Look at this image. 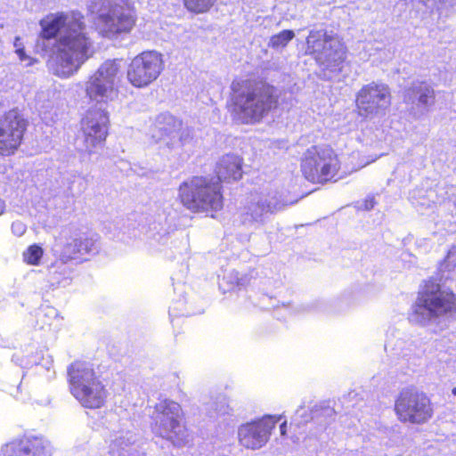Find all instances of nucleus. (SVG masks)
Returning a JSON list of instances; mask_svg holds the SVG:
<instances>
[{"label": "nucleus", "instance_id": "obj_1", "mask_svg": "<svg viewBox=\"0 0 456 456\" xmlns=\"http://www.w3.org/2000/svg\"><path fill=\"white\" fill-rule=\"evenodd\" d=\"M82 19L79 12H70L49 14L40 20L37 48L47 52L49 41L60 34L59 39L55 40V49L51 50L53 55L49 60L51 69L58 77L73 75L90 56L92 42L86 37Z\"/></svg>", "mask_w": 456, "mask_h": 456}, {"label": "nucleus", "instance_id": "obj_2", "mask_svg": "<svg viewBox=\"0 0 456 456\" xmlns=\"http://www.w3.org/2000/svg\"><path fill=\"white\" fill-rule=\"evenodd\" d=\"M121 77L122 60H107L86 82V95L99 104L88 110L81 121L85 150L89 154L101 147L106 139L109 116L103 106L117 96Z\"/></svg>", "mask_w": 456, "mask_h": 456}, {"label": "nucleus", "instance_id": "obj_3", "mask_svg": "<svg viewBox=\"0 0 456 456\" xmlns=\"http://www.w3.org/2000/svg\"><path fill=\"white\" fill-rule=\"evenodd\" d=\"M242 159L234 154L224 156L217 163L218 181L194 176L183 182L179 188L182 203L192 211H217L223 208L221 182L237 181L242 176Z\"/></svg>", "mask_w": 456, "mask_h": 456}, {"label": "nucleus", "instance_id": "obj_4", "mask_svg": "<svg viewBox=\"0 0 456 456\" xmlns=\"http://www.w3.org/2000/svg\"><path fill=\"white\" fill-rule=\"evenodd\" d=\"M232 113L243 124L259 122L277 106L273 86L262 81L241 80L232 84Z\"/></svg>", "mask_w": 456, "mask_h": 456}, {"label": "nucleus", "instance_id": "obj_5", "mask_svg": "<svg viewBox=\"0 0 456 456\" xmlns=\"http://www.w3.org/2000/svg\"><path fill=\"white\" fill-rule=\"evenodd\" d=\"M456 316V296L441 289L438 283L428 281L419 291L412 305L410 320L421 326L439 323Z\"/></svg>", "mask_w": 456, "mask_h": 456}, {"label": "nucleus", "instance_id": "obj_6", "mask_svg": "<svg viewBox=\"0 0 456 456\" xmlns=\"http://www.w3.org/2000/svg\"><path fill=\"white\" fill-rule=\"evenodd\" d=\"M88 11L105 37L129 32L135 23L130 0H90Z\"/></svg>", "mask_w": 456, "mask_h": 456}, {"label": "nucleus", "instance_id": "obj_7", "mask_svg": "<svg viewBox=\"0 0 456 456\" xmlns=\"http://www.w3.org/2000/svg\"><path fill=\"white\" fill-rule=\"evenodd\" d=\"M150 416L151 430L156 436L178 447L190 442V434L183 424V412L176 402L168 399L160 401L155 404Z\"/></svg>", "mask_w": 456, "mask_h": 456}, {"label": "nucleus", "instance_id": "obj_8", "mask_svg": "<svg viewBox=\"0 0 456 456\" xmlns=\"http://www.w3.org/2000/svg\"><path fill=\"white\" fill-rule=\"evenodd\" d=\"M68 377L71 394L84 407L96 409L103 404L106 390L92 364L75 362L68 369Z\"/></svg>", "mask_w": 456, "mask_h": 456}, {"label": "nucleus", "instance_id": "obj_9", "mask_svg": "<svg viewBox=\"0 0 456 456\" xmlns=\"http://www.w3.org/2000/svg\"><path fill=\"white\" fill-rule=\"evenodd\" d=\"M305 53L313 56L323 70L330 73V79L341 71L346 60L344 45L325 29L310 30L306 37Z\"/></svg>", "mask_w": 456, "mask_h": 456}, {"label": "nucleus", "instance_id": "obj_10", "mask_svg": "<svg viewBox=\"0 0 456 456\" xmlns=\"http://www.w3.org/2000/svg\"><path fill=\"white\" fill-rule=\"evenodd\" d=\"M337 154L330 147L313 146L306 150L301 160L304 176L313 183L332 180L339 169Z\"/></svg>", "mask_w": 456, "mask_h": 456}, {"label": "nucleus", "instance_id": "obj_11", "mask_svg": "<svg viewBox=\"0 0 456 456\" xmlns=\"http://www.w3.org/2000/svg\"><path fill=\"white\" fill-rule=\"evenodd\" d=\"M398 419L403 422L422 424L433 415L429 398L416 388L403 389L395 404Z\"/></svg>", "mask_w": 456, "mask_h": 456}, {"label": "nucleus", "instance_id": "obj_12", "mask_svg": "<svg viewBox=\"0 0 456 456\" xmlns=\"http://www.w3.org/2000/svg\"><path fill=\"white\" fill-rule=\"evenodd\" d=\"M296 201L288 202L278 191L253 195L244 207L242 222L245 224L263 225L266 223L268 215L283 210L287 206Z\"/></svg>", "mask_w": 456, "mask_h": 456}, {"label": "nucleus", "instance_id": "obj_13", "mask_svg": "<svg viewBox=\"0 0 456 456\" xmlns=\"http://www.w3.org/2000/svg\"><path fill=\"white\" fill-rule=\"evenodd\" d=\"M164 69L162 54L146 51L135 56L127 67V79L135 87H144L155 81Z\"/></svg>", "mask_w": 456, "mask_h": 456}, {"label": "nucleus", "instance_id": "obj_14", "mask_svg": "<svg viewBox=\"0 0 456 456\" xmlns=\"http://www.w3.org/2000/svg\"><path fill=\"white\" fill-rule=\"evenodd\" d=\"M391 104V93L387 85L371 82L356 94V106L364 118L385 114Z\"/></svg>", "mask_w": 456, "mask_h": 456}, {"label": "nucleus", "instance_id": "obj_15", "mask_svg": "<svg viewBox=\"0 0 456 456\" xmlns=\"http://www.w3.org/2000/svg\"><path fill=\"white\" fill-rule=\"evenodd\" d=\"M155 129L157 134L154 133L152 137L170 150H180L192 139L191 128L184 126L180 119L169 113L158 116Z\"/></svg>", "mask_w": 456, "mask_h": 456}, {"label": "nucleus", "instance_id": "obj_16", "mask_svg": "<svg viewBox=\"0 0 456 456\" xmlns=\"http://www.w3.org/2000/svg\"><path fill=\"white\" fill-rule=\"evenodd\" d=\"M403 98L410 113L419 118L435 106L436 92L431 83L417 79L404 88Z\"/></svg>", "mask_w": 456, "mask_h": 456}, {"label": "nucleus", "instance_id": "obj_17", "mask_svg": "<svg viewBox=\"0 0 456 456\" xmlns=\"http://www.w3.org/2000/svg\"><path fill=\"white\" fill-rule=\"evenodd\" d=\"M27 128V121L16 110L0 118V153L10 155L20 146Z\"/></svg>", "mask_w": 456, "mask_h": 456}, {"label": "nucleus", "instance_id": "obj_18", "mask_svg": "<svg viewBox=\"0 0 456 456\" xmlns=\"http://www.w3.org/2000/svg\"><path fill=\"white\" fill-rule=\"evenodd\" d=\"M276 419L273 416H265L257 421L241 425L238 429L240 444L247 448L256 450L263 447L268 441Z\"/></svg>", "mask_w": 456, "mask_h": 456}, {"label": "nucleus", "instance_id": "obj_19", "mask_svg": "<svg viewBox=\"0 0 456 456\" xmlns=\"http://www.w3.org/2000/svg\"><path fill=\"white\" fill-rule=\"evenodd\" d=\"M98 239L94 236L79 235L68 239L56 249L61 261L86 260V256H93L99 251Z\"/></svg>", "mask_w": 456, "mask_h": 456}, {"label": "nucleus", "instance_id": "obj_20", "mask_svg": "<svg viewBox=\"0 0 456 456\" xmlns=\"http://www.w3.org/2000/svg\"><path fill=\"white\" fill-rule=\"evenodd\" d=\"M3 452L4 456H52L53 448L42 436H25L7 444Z\"/></svg>", "mask_w": 456, "mask_h": 456}, {"label": "nucleus", "instance_id": "obj_21", "mask_svg": "<svg viewBox=\"0 0 456 456\" xmlns=\"http://www.w3.org/2000/svg\"><path fill=\"white\" fill-rule=\"evenodd\" d=\"M334 413V410L330 406H315L310 413L304 406H300L293 416L290 426L301 428L311 419L320 425V430L322 431L330 423Z\"/></svg>", "mask_w": 456, "mask_h": 456}, {"label": "nucleus", "instance_id": "obj_22", "mask_svg": "<svg viewBox=\"0 0 456 456\" xmlns=\"http://www.w3.org/2000/svg\"><path fill=\"white\" fill-rule=\"evenodd\" d=\"M137 439L138 436L133 430L121 428L113 436L110 445V452L118 456H125V453L130 454Z\"/></svg>", "mask_w": 456, "mask_h": 456}, {"label": "nucleus", "instance_id": "obj_23", "mask_svg": "<svg viewBox=\"0 0 456 456\" xmlns=\"http://www.w3.org/2000/svg\"><path fill=\"white\" fill-rule=\"evenodd\" d=\"M67 263L59 259V261L48 266L46 281L49 284V288L53 289L59 287H66L70 283L71 271L66 266Z\"/></svg>", "mask_w": 456, "mask_h": 456}, {"label": "nucleus", "instance_id": "obj_24", "mask_svg": "<svg viewBox=\"0 0 456 456\" xmlns=\"http://www.w3.org/2000/svg\"><path fill=\"white\" fill-rule=\"evenodd\" d=\"M434 194L433 191H426L422 189L415 190L411 194V203L415 207L421 208H428L435 203V200L431 199Z\"/></svg>", "mask_w": 456, "mask_h": 456}, {"label": "nucleus", "instance_id": "obj_25", "mask_svg": "<svg viewBox=\"0 0 456 456\" xmlns=\"http://www.w3.org/2000/svg\"><path fill=\"white\" fill-rule=\"evenodd\" d=\"M456 267V248H452L448 251L445 259L439 265V272L441 273V279H452L450 274Z\"/></svg>", "mask_w": 456, "mask_h": 456}, {"label": "nucleus", "instance_id": "obj_26", "mask_svg": "<svg viewBox=\"0 0 456 456\" xmlns=\"http://www.w3.org/2000/svg\"><path fill=\"white\" fill-rule=\"evenodd\" d=\"M294 37L295 33L293 30H282L270 38L268 45L273 49H282L294 38Z\"/></svg>", "mask_w": 456, "mask_h": 456}, {"label": "nucleus", "instance_id": "obj_27", "mask_svg": "<svg viewBox=\"0 0 456 456\" xmlns=\"http://www.w3.org/2000/svg\"><path fill=\"white\" fill-rule=\"evenodd\" d=\"M43 255L44 249L42 247L37 244H33L23 252L22 256L24 262L28 265H38Z\"/></svg>", "mask_w": 456, "mask_h": 456}, {"label": "nucleus", "instance_id": "obj_28", "mask_svg": "<svg viewBox=\"0 0 456 456\" xmlns=\"http://www.w3.org/2000/svg\"><path fill=\"white\" fill-rule=\"evenodd\" d=\"M184 6L191 12L203 13L208 12L216 0H183Z\"/></svg>", "mask_w": 456, "mask_h": 456}, {"label": "nucleus", "instance_id": "obj_29", "mask_svg": "<svg viewBox=\"0 0 456 456\" xmlns=\"http://www.w3.org/2000/svg\"><path fill=\"white\" fill-rule=\"evenodd\" d=\"M247 282V277L240 276V273L237 271L232 270L223 276L220 287H223L224 283H227L231 285V289L235 287L240 288L246 286Z\"/></svg>", "mask_w": 456, "mask_h": 456}, {"label": "nucleus", "instance_id": "obj_30", "mask_svg": "<svg viewBox=\"0 0 456 456\" xmlns=\"http://www.w3.org/2000/svg\"><path fill=\"white\" fill-rule=\"evenodd\" d=\"M417 348V345L411 339L404 340L398 339L395 344V349L399 351V354L403 357L410 356L411 354L415 353Z\"/></svg>", "mask_w": 456, "mask_h": 456}, {"label": "nucleus", "instance_id": "obj_31", "mask_svg": "<svg viewBox=\"0 0 456 456\" xmlns=\"http://www.w3.org/2000/svg\"><path fill=\"white\" fill-rule=\"evenodd\" d=\"M209 410L213 411L216 415H225L230 411L227 399L224 396L217 397L214 402L210 403Z\"/></svg>", "mask_w": 456, "mask_h": 456}, {"label": "nucleus", "instance_id": "obj_32", "mask_svg": "<svg viewBox=\"0 0 456 456\" xmlns=\"http://www.w3.org/2000/svg\"><path fill=\"white\" fill-rule=\"evenodd\" d=\"M428 8L440 10L444 6L452 5L453 0H419Z\"/></svg>", "mask_w": 456, "mask_h": 456}, {"label": "nucleus", "instance_id": "obj_33", "mask_svg": "<svg viewBox=\"0 0 456 456\" xmlns=\"http://www.w3.org/2000/svg\"><path fill=\"white\" fill-rule=\"evenodd\" d=\"M26 230V225L20 221H15L12 224V232L16 236H22Z\"/></svg>", "mask_w": 456, "mask_h": 456}, {"label": "nucleus", "instance_id": "obj_34", "mask_svg": "<svg viewBox=\"0 0 456 456\" xmlns=\"http://www.w3.org/2000/svg\"><path fill=\"white\" fill-rule=\"evenodd\" d=\"M376 205V201H375V199L374 197H367L363 202L362 203V205L359 207L361 209H364V210H370L374 208V206Z\"/></svg>", "mask_w": 456, "mask_h": 456}, {"label": "nucleus", "instance_id": "obj_35", "mask_svg": "<svg viewBox=\"0 0 456 456\" xmlns=\"http://www.w3.org/2000/svg\"><path fill=\"white\" fill-rule=\"evenodd\" d=\"M16 53H17V54L19 55L20 59L21 61H24V60L27 59V55H26L25 51H24L23 48H17L16 49Z\"/></svg>", "mask_w": 456, "mask_h": 456}, {"label": "nucleus", "instance_id": "obj_36", "mask_svg": "<svg viewBox=\"0 0 456 456\" xmlns=\"http://www.w3.org/2000/svg\"><path fill=\"white\" fill-rule=\"evenodd\" d=\"M280 431H281V436H284L286 434V431H287V422L286 421H284L283 423L281 424Z\"/></svg>", "mask_w": 456, "mask_h": 456}, {"label": "nucleus", "instance_id": "obj_37", "mask_svg": "<svg viewBox=\"0 0 456 456\" xmlns=\"http://www.w3.org/2000/svg\"><path fill=\"white\" fill-rule=\"evenodd\" d=\"M319 309L323 312H330L329 305L325 303H321Z\"/></svg>", "mask_w": 456, "mask_h": 456}, {"label": "nucleus", "instance_id": "obj_38", "mask_svg": "<svg viewBox=\"0 0 456 456\" xmlns=\"http://www.w3.org/2000/svg\"><path fill=\"white\" fill-rule=\"evenodd\" d=\"M5 208L4 201L0 199V216L4 214Z\"/></svg>", "mask_w": 456, "mask_h": 456}, {"label": "nucleus", "instance_id": "obj_39", "mask_svg": "<svg viewBox=\"0 0 456 456\" xmlns=\"http://www.w3.org/2000/svg\"><path fill=\"white\" fill-rule=\"evenodd\" d=\"M20 45H21V44L20 43V37H16V38H15V41H14V46L16 47V49H17V48H21V47H20Z\"/></svg>", "mask_w": 456, "mask_h": 456}, {"label": "nucleus", "instance_id": "obj_40", "mask_svg": "<svg viewBox=\"0 0 456 456\" xmlns=\"http://www.w3.org/2000/svg\"><path fill=\"white\" fill-rule=\"evenodd\" d=\"M452 393L453 395H456V387L452 388Z\"/></svg>", "mask_w": 456, "mask_h": 456}]
</instances>
